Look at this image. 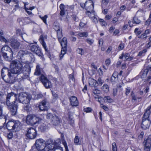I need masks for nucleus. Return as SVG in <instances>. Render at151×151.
<instances>
[{
  "mask_svg": "<svg viewBox=\"0 0 151 151\" xmlns=\"http://www.w3.org/2000/svg\"><path fill=\"white\" fill-rule=\"evenodd\" d=\"M23 65L18 60L12 61L10 63L11 69L9 70L14 74L18 75L23 73L26 78H29L31 68L29 65L26 64L23 66Z\"/></svg>",
  "mask_w": 151,
  "mask_h": 151,
  "instance_id": "obj_1",
  "label": "nucleus"
},
{
  "mask_svg": "<svg viewBox=\"0 0 151 151\" xmlns=\"http://www.w3.org/2000/svg\"><path fill=\"white\" fill-rule=\"evenodd\" d=\"M35 144L36 149L38 151H56L58 150L62 149L51 139H48L46 141L42 139H37Z\"/></svg>",
  "mask_w": 151,
  "mask_h": 151,
  "instance_id": "obj_2",
  "label": "nucleus"
},
{
  "mask_svg": "<svg viewBox=\"0 0 151 151\" xmlns=\"http://www.w3.org/2000/svg\"><path fill=\"white\" fill-rule=\"evenodd\" d=\"M1 75L4 81L10 83H12L20 78V77H18L17 75L12 73L8 68L6 67H4L2 69Z\"/></svg>",
  "mask_w": 151,
  "mask_h": 151,
  "instance_id": "obj_3",
  "label": "nucleus"
},
{
  "mask_svg": "<svg viewBox=\"0 0 151 151\" xmlns=\"http://www.w3.org/2000/svg\"><path fill=\"white\" fill-rule=\"evenodd\" d=\"M151 109V104L150 106L148 107L147 108L142 117L141 127L144 129H148L151 124V120L149 118L151 112L150 110Z\"/></svg>",
  "mask_w": 151,
  "mask_h": 151,
  "instance_id": "obj_4",
  "label": "nucleus"
},
{
  "mask_svg": "<svg viewBox=\"0 0 151 151\" xmlns=\"http://www.w3.org/2000/svg\"><path fill=\"white\" fill-rule=\"evenodd\" d=\"M1 51L2 56L4 60L9 61L12 60L14 52H13L9 46L7 45L3 46L1 48Z\"/></svg>",
  "mask_w": 151,
  "mask_h": 151,
  "instance_id": "obj_5",
  "label": "nucleus"
},
{
  "mask_svg": "<svg viewBox=\"0 0 151 151\" xmlns=\"http://www.w3.org/2000/svg\"><path fill=\"white\" fill-rule=\"evenodd\" d=\"M6 127L8 130H13L15 132L17 131L20 129V123L18 121H10L7 123Z\"/></svg>",
  "mask_w": 151,
  "mask_h": 151,
  "instance_id": "obj_6",
  "label": "nucleus"
},
{
  "mask_svg": "<svg viewBox=\"0 0 151 151\" xmlns=\"http://www.w3.org/2000/svg\"><path fill=\"white\" fill-rule=\"evenodd\" d=\"M32 98L31 95L22 92L19 94L18 100L19 102L23 104H28Z\"/></svg>",
  "mask_w": 151,
  "mask_h": 151,
  "instance_id": "obj_7",
  "label": "nucleus"
},
{
  "mask_svg": "<svg viewBox=\"0 0 151 151\" xmlns=\"http://www.w3.org/2000/svg\"><path fill=\"white\" fill-rule=\"evenodd\" d=\"M81 6L83 8H85L87 11L86 12V14L89 16V13H91L92 11H94L93 4L92 1L89 0L86 2L85 4L81 3L80 4Z\"/></svg>",
  "mask_w": 151,
  "mask_h": 151,
  "instance_id": "obj_8",
  "label": "nucleus"
},
{
  "mask_svg": "<svg viewBox=\"0 0 151 151\" xmlns=\"http://www.w3.org/2000/svg\"><path fill=\"white\" fill-rule=\"evenodd\" d=\"M42 119L36 116L34 114H31L27 116L26 122L28 124L34 125L40 122Z\"/></svg>",
  "mask_w": 151,
  "mask_h": 151,
  "instance_id": "obj_9",
  "label": "nucleus"
},
{
  "mask_svg": "<svg viewBox=\"0 0 151 151\" xmlns=\"http://www.w3.org/2000/svg\"><path fill=\"white\" fill-rule=\"evenodd\" d=\"M17 98V95L12 92L9 93L6 99V104L7 105L15 104V101Z\"/></svg>",
  "mask_w": 151,
  "mask_h": 151,
  "instance_id": "obj_10",
  "label": "nucleus"
},
{
  "mask_svg": "<svg viewBox=\"0 0 151 151\" xmlns=\"http://www.w3.org/2000/svg\"><path fill=\"white\" fill-rule=\"evenodd\" d=\"M10 46L12 49L13 52H14V55L20 48V43L17 40L13 39L11 40Z\"/></svg>",
  "mask_w": 151,
  "mask_h": 151,
  "instance_id": "obj_11",
  "label": "nucleus"
},
{
  "mask_svg": "<svg viewBox=\"0 0 151 151\" xmlns=\"http://www.w3.org/2000/svg\"><path fill=\"white\" fill-rule=\"evenodd\" d=\"M40 81L42 83L45 88H50L52 86V84L47 78L43 75H41L40 78Z\"/></svg>",
  "mask_w": 151,
  "mask_h": 151,
  "instance_id": "obj_12",
  "label": "nucleus"
},
{
  "mask_svg": "<svg viewBox=\"0 0 151 151\" xmlns=\"http://www.w3.org/2000/svg\"><path fill=\"white\" fill-rule=\"evenodd\" d=\"M26 135L27 137L30 139H34L36 136V131L34 128H29L28 129Z\"/></svg>",
  "mask_w": 151,
  "mask_h": 151,
  "instance_id": "obj_13",
  "label": "nucleus"
},
{
  "mask_svg": "<svg viewBox=\"0 0 151 151\" xmlns=\"http://www.w3.org/2000/svg\"><path fill=\"white\" fill-rule=\"evenodd\" d=\"M8 108L10 111L12 115H15L17 112L18 105L17 104L7 105Z\"/></svg>",
  "mask_w": 151,
  "mask_h": 151,
  "instance_id": "obj_14",
  "label": "nucleus"
},
{
  "mask_svg": "<svg viewBox=\"0 0 151 151\" xmlns=\"http://www.w3.org/2000/svg\"><path fill=\"white\" fill-rule=\"evenodd\" d=\"M8 111L4 109L0 105V119L3 118L4 121L6 120L8 117Z\"/></svg>",
  "mask_w": 151,
  "mask_h": 151,
  "instance_id": "obj_15",
  "label": "nucleus"
},
{
  "mask_svg": "<svg viewBox=\"0 0 151 151\" xmlns=\"http://www.w3.org/2000/svg\"><path fill=\"white\" fill-rule=\"evenodd\" d=\"M145 151H149L151 145V135L149 136L147 139L144 141Z\"/></svg>",
  "mask_w": 151,
  "mask_h": 151,
  "instance_id": "obj_16",
  "label": "nucleus"
},
{
  "mask_svg": "<svg viewBox=\"0 0 151 151\" xmlns=\"http://www.w3.org/2000/svg\"><path fill=\"white\" fill-rule=\"evenodd\" d=\"M30 50L34 52L38 56H40L41 54V49L38 46L32 45L31 46Z\"/></svg>",
  "mask_w": 151,
  "mask_h": 151,
  "instance_id": "obj_17",
  "label": "nucleus"
},
{
  "mask_svg": "<svg viewBox=\"0 0 151 151\" xmlns=\"http://www.w3.org/2000/svg\"><path fill=\"white\" fill-rule=\"evenodd\" d=\"M47 37V35H42L40 37L39 39V41L41 44L42 45L43 48L45 49L46 51H47V50L46 48V44L44 41V40L45 39H46Z\"/></svg>",
  "mask_w": 151,
  "mask_h": 151,
  "instance_id": "obj_18",
  "label": "nucleus"
},
{
  "mask_svg": "<svg viewBox=\"0 0 151 151\" xmlns=\"http://www.w3.org/2000/svg\"><path fill=\"white\" fill-rule=\"evenodd\" d=\"M124 57V59H125L124 60L131 61L133 59V57L130 56L129 54L128 53H125L124 54V53L122 52L121 56L119 57V58L120 59H122Z\"/></svg>",
  "mask_w": 151,
  "mask_h": 151,
  "instance_id": "obj_19",
  "label": "nucleus"
},
{
  "mask_svg": "<svg viewBox=\"0 0 151 151\" xmlns=\"http://www.w3.org/2000/svg\"><path fill=\"white\" fill-rule=\"evenodd\" d=\"M47 101L45 99L43 100L39 104L38 107L39 109L41 111H44L46 109V106L47 103Z\"/></svg>",
  "mask_w": 151,
  "mask_h": 151,
  "instance_id": "obj_20",
  "label": "nucleus"
},
{
  "mask_svg": "<svg viewBox=\"0 0 151 151\" xmlns=\"http://www.w3.org/2000/svg\"><path fill=\"white\" fill-rule=\"evenodd\" d=\"M70 101L71 105L73 106H77L78 104L77 98L75 96H72L70 99Z\"/></svg>",
  "mask_w": 151,
  "mask_h": 151,
  "instance_id": "obj_21",
  "label": "nucleus"
},
{
  "mask_svg": "<svg viewBox=\"0 0 151 151\" xmlns=\"http://www.w3.org/2000/svg\"><path fill=\"white\" fill-rule=\"evenodd\" d=\"M61 39H58L62 47V49H66V47H67V39L65 37L63 38L62 40H60Z\"/></svg>",
  "mask_w": 151,
  "mask_h": 151,
  "instance_id": "obj_22",
  "label": "nucleus"
},
{
  "mask_svg": "<svg viewBox=\"0 0 151 151\" xmlns=\"http://www.w3.org/2000/svg\"><path fill=\"white\" fill-rule=\"evenodd\" d=\"M51 120L53 124L55 125L58 124L60 122L59 118L55 114H54Z\"/></svg>",
  "mask_w": 151,
  "mask_h": 151,
  "instance_id": "obj_23",
  "label": "nucleus"
},
{
  "mask_svg": "<svg viewBox=\"0 0 151 151\" xmlns=\"http://www.w3.org/2000/svg\"><path fill=\"white\" fill-rule=\"evenodd\" d=\"M89 84L91 86L97 87L98 86L97 81L94 79L91 78L89 79Z\"/></svg>",
  "mask_w": 151,
  "mask_h": 151,
  "instance_id": "obj_24",
  "label": "nucleus"
},
{
  "mask_svg": "<svg viewBox=\"0 0 151 151\" xmlns=\"http://www.w3.org/2000/svg\"><path fill=\"white\" fill-rule=\"evenodd\" d=\"M28 53V52L26 50H21L19 51L18 53V56L20 58L22 59L24 56L27 55Z\"/></svg>",
  "mask_w": 151,
  "mask_h": 151,
  "instance_id": "obj_25",
  "label": "nucleus"
},
{
  "mask_svg": "<svg viewBox=\"0 0 151 151\" xmlns=\"http://www.w3.org/2000/svg\"><path fill=\"white\" fill-rule=\"evenodd\" d=\"M40 65L37 64L36 66V68L34 74L35 75L38 76L41 74V69L40 68Z\"/></svg>",
  "mask_w": 151,
  "mask_h": 151,
  "instance_id": "obj_26",
  "label": "nucleus"
},
{
  "mask_svg": "<svg viewBox=\"0 0 151 151\" xmlns=\"http://www.w3.org/2000/svg\"><path fill=\"white\" fill-rule=\"evenodd\" d=\"M39 128L42 132H44L47 130L48 126L45 124H43L39 127Z\"/></svg>",
  "mask_w": 151,
  "mask_h": 151,
  "instance_id": "obj_27",
  "label": "nucleus"
},
{
  "mask_svg": "<svg viewBox=\"0 0 151 151\" xmlns=\"http://www.w3.org/2000/svg\"><path fill=\"white\" fill-rule=\"evenodd\" d=\"M103 99L105 102L108 103H111L113 101V100L109 96H104Z\"/></svg>",
  "mask_w": 151,
  "mask_h": 151,
  "instance_id": "obj_28",
  "label": "nucleus"
},
{
  "mask_svg": "<svg viewBox=\"0 0 151 151\" xmlns=\"http://www.w3.org/2000/svg\"><path fill=\"white\" fill-rule=\"evenodd\" d=\"M140 22L141 21L137 17H134L133 21V23L138 24L140 23Z\"/></svg>",
  "mask_w": 151,
  "mask_h": 151,
  "instance_id": "obj_29",
  "label": "nucleus"
},
{
  "mask_svg": "<svg viewBox=\"0 0 151 151\" xmlns=\"http://www.w3.org/2000/svg\"><path fill=\"white\" fill-rule=\"evenodd\" d=\"M90 14H91V15H93V18H92V19L93 21L95 23H96L98 21L97 18L95 17V12L94 11H92L91 13H90Z\"/></svg>",
  "mask_w": 151,
  "mask_h": 151,
  "instance_id": "obj_30",
  "label": "nucleus"
},
{
  "mask_svg": "<svg viewBox=\"0 0 151 151\" xmlns=\"http://www.w3.org/2000/svg\"><path fill=\"white\" fill-rule=\"evenodd\" d=\"M58 37L59 39H61L63 37L61 29L56 31Z\"/></svg>",
  "mask_w": 151,
  "mask_h": 151,
  "instance_id": "obj_31",
  "label": "nucleus"
},
{
  "mask_svg": "<svg viewBox=\"0 0 151 151\" xmlns=\"http://www.w3.org/2000/svg\"><path fill=\"white\" fill-rule=\"evenodd\" d=\"M0 41L1 42H4L6 43L9 42L8 40H7L3 35H0Z\"/></svg>",
  "mask_w": 151,
  "mask_h": 151,
  "instance_id": "obj_32",
  "label": "nucleus"
},
{
  "mask_svg": "<svg viewBox=\"0 0 151 151\" xmlns=\"http://www.w3.org/2000/svg\"><path fill=\"white\" fill-rule=\"evenodd\" d=\"M103 90L106 92H107L109 91V87L108 85L104 84L102 87Z\"/></svg>",
  "mask_w": 151,
  "mask_h": 151,
  "instance_id": "obj_33",
  "label": "nucleus"
},
{
  "mask_svg": "<svg viewBox=\"0 0 151 151\" xmlns=\"http://www.w3.org/2000/svg\"><path fill=\"white\" fill-rule=\"evenodd\" d=\"M66 51V49H61V53L60 55V59H62L63 58V56L65 54Z\"/></svg>",
  "mask_w": 151,
  "mask_h": 151,
  "instance_id": "obj_34",
  "label": "nucleus"
},
{
  "mask_svg": "<svg viewBox=\"0 0 151 151\" xmlns=\"http://www.w3.org/2000/svg\"><path fill=\"white\" fill-rule=\"evenodd\" d=\"M78 35L80 37H86L88 35V33L87 32H83L79 33Z\"/></svg>",
  "mask_w": 151,
  "mask_h": 151,
  "instance_id": "obj_35",
  "label": "nucleus"
},
{
  "mask_svg": "<svg viewBox=\"0 0 151 151\" xmlns=\"http://www.w3.org/2000/svg\"><path fill=\"white\" fill-rule=\"evenodd\" d=\"M77 52L78 54L82 55L84 54V50L81 48H78L77 50Z\"/></svg>",
  "mask_w": 151,
  "mask_h": 151,
  "instance_id": "obj_36",
  "label": "nucleus"
},
{
  "mask_svg": "<svg viewBox=\"0 0 151 151\" xmlns=\"http://www.w3.org/2000/svg\"><path fill=\"white\" fill-rule=\"evenodd\" d=\"M104 81L103 80H102L101 78H99L97 81V83H98V86H101L103 83H104Z\"/></svg>",
  "mask_w": 151,
  "mask_h": 151,
  "instance_id": "obj_37",
  "label": "nucleus"
},
{
  "mask_svg": "<svg viewBox=\"0 0 151 151\" xmlns=\"http://www.w3.org/2000/svg\"><path fill=\"white\" fill-rule=\"evenodd\" d=\"M52 94L53 96V98L52 100L53 102H55L56 99L58 98V95L54 92H52Z\"/></svg>",
  "mask_w": 151,
  "mask_h": 151,
  "instance_id": "obj_38",
  "label": "nucleus"
},
{
  "mask_svg": "<svg viewBox=\"0 0 151 151\" xmlns=\"http://www.w3.org/2000/svg\"><path fill=\"white\" fill-rule=\"evenodd\" d=\"M74 142L76 145H79L81 142H80L78 137V136H76L74 139Z\"/></svg>",
  "mask_w": 151,
  "mask_h": 151,
  "instance_id": "obj_39",
  "label": "nucleus"
},
{
  "mask_svg": "<svg viewBox=\"0 0 151 151\" xmlns=\"http://www.w3.org/2000/svg\"><path fill=\"white\" fill-rule=\"evenodd\" d=\"M148 73V70H145L143 72L141 73L142 74V78H144L146 76Z\"/></svg>",
  "mask_w": 151,
  "mask_h": 151,
  "instance_id": "obj_40",
  "label": "nucleus"
},
{
  "mask_svg": "<svg viewBox=\"0 0 151 151\" xmlns=\"http://www.w3.org/2000/svg\"><path fill=\"white\" fill-rule=\"evenodd\" d=\"M6 120L4 121L3 118L0 119V129H1L4 126V124L6 122Z\"/></svg>",
  "mask_w": 151,
  "mask_h": 151,
  "instance_id": "obj_41",
  "label": "nucleus"
},
{
  "mask_svg": "<svg viewBox=\"0 0 151 151\" xmlns=\"http://www.w3.org/2000/svg\"><path fill=\"white\" fill-rule=\"evenodd\" d=\"M131 95L132 99V100L136 101L137 100V97L136 95L135 94L133 91H132Z\"/></svg>",
  "mask_w": 151,
  "mask_h": 151,
  "instance_id": "obj_42",
  "label": "nucleus"
},
{
  "mask_svg": "<svg viewBox=\"0 0 151 151\" xmlns=\"http://www.w3.org/2000/svg\"><path fill=\"white\" fill-rule=\"evenodd\" d=\"M23 109L26 111L28 112L30 110L31 107L29 105H27L23 107Z\"/></svg>",
  "mask_w": 151,
  "mask_h": 151,
  "instance_id": "obj_43",
  "label": "nucleus"
},
{
  "mask_svg": "<svg viewBox=\"0 0 151 151\" xmlns=\"http://www.w3.org/2000/svg\"><path fill=\"white\" fill-rule=\"evenodd\" d=\"M124 47V44L121 43L119 47H118V50L119 51L122 50L123 49Z\"/></svg>",
  "mask_w": 151,
  "mask_h": 151,
  "instance_id": "obj_44",
  "label": "nucleus"
},
{
  "mask_svg": "<svg viewBox=\"0 0 151 151\" xmlns=\"http://www.w3.org/2000/svg\"><path fill=\"white\" fill-rule=\"evenodd\" d=\"M130 90L131 88L129 87H128L126 88L125 94L127 96L129 95L130 91Z\"/></svg>",
  "mask_w": 151,
  "mask_h": 151,
  "instance_id": "obj_45",
  "label": "nucleus"
},
{
  "mask_svg": "<svg viewBox=\"0 0 151 151\" xmlns=\"http://www.w3.org/2000/svg\"><path fill=\"white\" fill-rule=\"evenodd\" d=\"M47 17V15H45L43 17H41L40 16V18L43 20V22L45 23L46 24V19Z\"/></svg>",
  "mask_w": 151,
  "mask_h": 151,
  "instance_id": "obj_46",
  "label": "nucleus"
},
{
  "mask_svg": "<svg viewBox=\"0 0 151 151\" xmlns=\"http://www.w3.org/2000/svg\"><path fill=\"white\" fill-rule=\"evenodd\" d=\"M147 37L146 35L144 33L142 34L141 35L138 36L139 38H141L142 39H144Z\"/></svg>",
  "mask_w": 151,
  "mask_h": 151,
  "instance_id": "obj_47",
  "label": "nucleus"
},
{
  "mask_svg": "<svg viewBox=\"0 0 151 151\" xmlns=\"http://www.w3.org/2000/svg\"><path fill=\"white\" fill-rule=\"evenodd\" d=\"M112 150L113 151H117V149L116 143L114 142L112 143Z\"/></svg>",
  "mask_w": 151,
  "mask_h": 151,
  "instance_id": "obj_48",
  "label": "nucleus"
},
{
  "mask_svg": "<svg viewBox=\"0 0 151 151\" xmlns=\"http://www.w3.org/2000/svg\"><path fill=\"white\" fill-rule=\"evenodd\" d=\"M54 28L56 31L61 29L58 24H55Z\"/></svg>",
  "mask_w": 151,
  "mask_h": 151,
  "instance_id": "obj_49",
  "label": "nucleus"
},
{
  "mask_svg": "<svg viewBox=\"0 0 151 151\" xmlns=\"http://www.w3.org/2000/svg\"><path fill=\"white\" fill-rule=\"evenodd\" d=\"M84 110L85 112L86 113L90 112L91 111L92 109L90 107H87L84 108Z\"/></svg>",
  "mask_w": 151,
  "mask_h": 151,
  "instance_id": "obj_50",
  "label": "nucleus"
},
{
  "mask_svg": "<svg viewBox=\"0 0 151 151\" xmlns=\"http://www.w3.org/2000/svg\"><path fill=\"white\" fill-rule=\"evenodd\" d=\"M108 0H102V5L103 6L104 5H106L108 3Z\"/></svg>",
  "mask_w": 151,
  "mask_h": 151,
  "instance_id": "obj_51",
  "label": "nucleus"
},
{
  "mask_svg": "<svg viewBox=\"0 0 151 151\" xmlns=\"http://www.w3.org/2000/svg\"><path fill=\"white\" fill-rule=\"evenodd\" d=\"M54 116V115H52V114L50 113L46 115V118L47 119H51Z\"/></svg>",
  "mask_w": 151,
  "mask_h": 151,
  "instance_id": "obj_52",
  "label": "nucleus"
},
{
  "mask_svg": "<svg viewBox=\"0 0 151 151\" xmlns=\"http://www.w3.org/2000/svg\"><path fill=\"white\" fill-rule=\"evenodd\" d=\"M86 41L90 45H92L93 42V40L92 39H87L86 40Z\"/></svg>",
  "mask_w": 151,
  "mask_h": 151,
  "instance_id": "obj_53",
  "label": "nucleus"
},
{
  "mask_svg": "<svg viewBox=\"0 0 151 151\" xmlns=\"http://www.w3.org/2000/svg\"><path fill=\"white\" fill-rule=\"evenodd\" d=\"M100 106L105 111H107L108 110V108L106 106L104 105L103 104H101L100 105Z\"/></svg>",
  "mask_w": 151,
  "mask_h": 151,
  "instance_id": "obj_54",
  "label": "nucleus"
},
{
  "mask_svg": "<svg viewBox=\"0 0 151 151\" xmlns=\"http://www.w3.org/2000/svg\"><path fill=\"white\" fill-rule=\"evenodd\" d=\"M117 78L115 76H112L111 78V81L112 82H115L117 79Z\"/></svg>",
  "mask_w": 151,
  "mask_h": 151,
  "instance_id": "obj_55",
  "label": "nucleus"
},
{
  "mask_svg": "<svg viewBox=\"0 0 151 151\" xmlns=\"http://www.w3.org/2000/svg\"><path fill=\"white\" fill-rule=\"evenodd\" d=\"M110 63L111 60L109 59H106L105 62L106 65L107 66H109L110 65Z\"/></svg>",
  "mask_w": 151,
  "mask_h": 151,
  "instance_id": "obj_56",
  "label": "nucleus"
},
{
  "mask_svg": "<svg viewBox=\"0 0 151 151\" xmlns=\"http://www.w3.org/2000/svg\"><path fill=\"white\" fill-rule=\"evenodd\" d=\"M100 92V90L97 89H95V90H93V93L95 94H99Z\"/></svg>",
  "mask_w": 151,
  "mask_h": 151,
  "instance_id": "obj_57",
  "label": "nucleus"
},
{
  "mask_svg": "<svg viewBox=\"0 0 151 151\" xmlns=\"http://www.w3.org/2000/svg\"><path fill=\"white\" fill-rule=\"evenodd\" d=\"M13 133L12 132H10L7 135V137L8 139H10L13 137Z\"/></svg>",
  "mask_w": 151,
  "mask_h": 151,
  "instance_id": "obj_58",
  "label": "nucleus"
},
{
  "mask_svg": "<svg viewBox=\"0 0 151 151\" xmlns=\"http://www.w3.org/2000/svg\"><path fill=\"white\" fill-rule=\"evenodd\" d=\"M117 90L116 88H114L113 90V94L114 96H115L117 93Z\"/></svg>",
  "mask_w": 151,
  "mask_h": 151,
  "instance_id": "obj_59",
  "label": "nucleus"
},
{
  "mask_svg": "<svg viewBox=\"0 0 151 151\" xmlns=\"http://www.w3.org/2000/svg\"><path fill=\"white\" fill-rule=\"evenodd\" d=\"M118 20V19L117 17H114L112 21V23H115V22H117Z\"/></svg>",
  "mask_w": 151,
  "mask_h": 151,
  "instance_id": "obj_60",
  "label": "nucleus"
},
{
  "mask_svg": "<svg viewBox=\"0 0 151 151\" xmlns=\"http://www.w3.org/2000/svg\"><path fill=\"white\" fill-rule=\"evenodd\" d=\"M36 96H37V97L35 98V99H38L41 98L42 95L41 94H37Z\"/></svg>",
  "mask_w": 151,
  "mask_h": 151,
  "instance_id": "obj_61",
  "label": "nucleus"
},
{
  "mask_svg": "<svg viewBox=\"0 0 151 151\" xmlns=\"http://www.w3.org/2000/svg\"><path fill=\"white\" fill-rule=\"evenodd\" d=\"M24 9L28 14L30 15L32 14V12H31L28 11V10H29V9L27 8L26 7H25Z\"/></svg>",
  "mask_w": 151,
  "mask_h": 151,
  "instance_id": "obj_62",
  "label": "nucleus"
},
{
  "mask_svg": "<svg viewBox=\"0 0 151 151\" xmlns=\"http://www.w3.org/2000/svg\"><path fill=\"white\" fill-rule=\"evenodd\" d=\"M99 44L101 46L102 45L103 43V40L102 39H101L99 41Z\"/></svg>",
  "mask_w": 151,
  "mask_h": 151,
  "instance_id": "obj_63",
  "label": "nucleus"
},
{
  "mask_svg": "<svg viewBox=\"0 0 151 151\" xmlns=\"http://www.w3.org/2000/svg\"><path fill=\"white\" fill-rule=\"evenodd\" d=\"M126 8V6L125 5H123L120 7V10L123 11Z\"/></svg>",
  "mask_w": 151,
  "mask_h": 151,
  "instance_id": "obj_64",
  "label": "nucleus"
}]
</instances>
